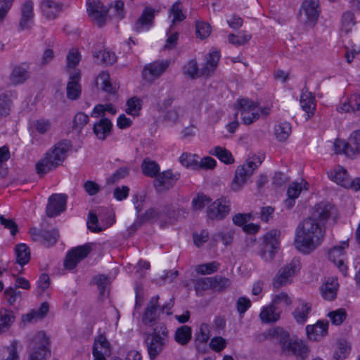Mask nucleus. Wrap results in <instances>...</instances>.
Returning a JSON list of instances; mask_svg holds the SVG:
<instances>
[{"label":"nucleus","instance_id":"1","mask_svg":"<svg viewBox=\"0 0 360 360\" xmlns=\"http://www.w3.org/2000/svg\"><path fill=\"white\" fill-rule=\"evenodd\" d=\"M335 207L329 203L318 204L312 216L304 219L296 229L294 245L300 252L308 255L322 243L326 229L323 221L335 214Z\"/></svg>","mask_w":360,"mask_h":360},{"label":"nucleus","instance_id":"2","mask_svg":"<svg viewBox=\"0 0 360 360\" xmlns=\"http://www.w3.org/2000/svg\"><path fill=\"white\" fill-rule=\"evenodd\" d=\"M69 144L60 142L50 148L36 164L37 173L43 176L57 168L64 161Z\"/></svg>","mask_w":360,"mask_h":360},{"label":"nucleus","instance_id":"3","mask_svg":"<svg viewBox=\"0 0 360 360\" xmlns=\"http://www.w3.org/2000/svg\"><path fill=\"white\" fill-rule=\"evenodd\" d=\"M276 333L279 335V346L283 354L292 355L304 360L309 352L306 344L297 338H291L288 333L281 329H277Z\"/></svg>","mask_w":360,"mask_h":360},{"label":"nucleus","instance_id":"4","mask_svg":"<svg viewBox=\"0 0 360 360\" xmlns=\"http://www.w3.org/2000/svg\"><path fill=\"white\" fill-rule=\"evenodd\" d=\"M257 158L248 159L243 164L238 166L235 170L234 175L229 184L230 190L238 193L243 190L245 185L251 181V177L254 171L258 167L260 162H255Z\"/></svg>","mask_w":360,"mask_h":360},{"label":"nucleus","instance_id":"5","mask_svg":"<svg viewBox=\"0 0 360 360\" xmlns=\"http://www.w3.org/2000/svg\"><path fill=\"white\" fill-rule=\"evenodd\" d=\"M168 338V330L164 323H158L153 331L147 334L145 342L149 356L155 359L163 350Z\"/></svg>","mask_w":360,"mask_h":360},{"label":"nucleus","instance_id":"6","mask_svg":"<svg viewBox=\"0 0 360 360\" xmlns=\"http://www.w3.org/2000/svg\"><path fill=\"white\" fill-rule=\"evenodd\" d=\"M238 113L245 124H250L257 120L262 115H267L271 112L269 107L261 108L253 101L243 98L237 101Z\"/></svg>","mask_w":360,"mask_h":360},{"label":"nucleus","instance_id":"7","mask_svg":"<svg viewBox=\"0 0 360 360\" xmlns=\"http://www.w3.org/2000/svg\"><path fill=\"white\" fill-rule=\"evenodd\" d=\"M50 348L49 338L43 331L37 332L28 344L29 357L27 360H46Z\"/></svg>","mask_w":360,"mask_h":360},{"label":"nucleus","instance_id":"8","mask_svg":"<svg viewBox=\"0 0 360 360\" xmlns=\"http://www.w3.org/2000/svg\"><path fill=\"white\" fill-rule=\"evenodd\" d=\"M328 178L345 188L355 191L360 190V178L350 179L347 169L340 165H336L328 172Z\"/></svg>","mask_w":360,"mask_h":360},{"label":"nucleus","instance_id":"9","mask_svg":"<svg viewBox=\"0 0 360 360\" xmlns=\"http://www.w3.org/2000/svg\"><path fill=\"white\" fill-rule=\"evenodd\" d=\"M300 269V262L297 260H292L278 271L273 279V286L275 288H280L290 284Z\"/></svg>","mask_w":360,"mask_h":360},{"label":"nucleus","instance_id":"10","mask_svg":"<svg viewBox=\"0 0 360 360\" xmlns=\"http://www.w3.org/2000/svg\"><path fill=\"white\" fill-rule=\"evenodd\" d=\"M280 247L279 233L272 230L263 236L260 257L266 262L273 260Z\"/></svg>","mask_w":360,"mask_h":360},{"label":"nucleus","instance_id":"11","mask_svg":"<svg viewBox=\"0 0 360 360\" xmlns=\"http://www.w3.org/2000/svg\"><path fill=\"white\" fill-rule=\"evenodd\" d=\"M86 11L91 20L98 27L105 25L108 8L99 0H88L86 1Z\"/></svg>","mask_w":360,"mask_h":360},{"label":"nucleus","instance_id":"12","mask_svg":"<svg viewBox=\"0 0 360 360\" xmlns=\"http://www.w3.org/2000/svg\"><path fill=\"white\" fill-rule=\"evenodd\" d=\"M169 64V60H163L145 65L142 71L143 79L148 82H154L166 71Z\"/></svg>","mask_w":360,"mask_h":360},{"label":"nucleus","instance_id":"13","mask_svg":"<svg viewBox=\"0 0 360 360\" xmlns=\"http://www.w3.org/2000/svg\"><path fill=\"white\" fill-rule=\"evenodd\" d=\"M349 247L347 240L343 241L339 245L334 246L328 252V257L339 269L344 276H347V266L345 264L346 259L345 249Z\"/></svg>","mask_w":360,"mask_h":360},{"label":"nucleus","instance_id":"14","mask_svg":"<svg viewBox=\"0 0 360 360\" xmlns=\"http://www.w3.org/2000/svg\"><path fill=\"white\" fill-rule=\"evenodd\" d=\"M91 247L90 244H84L77 246L68 252L64 261L65 269H72L77 264L84 259L91 252Z\"/></svg>","mask_w":360,"mask_h":360},{"label":"nucleus","instance_id":"15","mask_svg":"<svg viewBox=\"0 0 360 360\" xmlns=\"http://www.w3.org/2000/svg\"><path fill=\"white\" fill-rule=\"evenodd\" d=\"M67 197L64 194H53L49 198L46 214L50 217L58 215L65 210Z\"/></svg>","mask_w":360,"mask_h":360},{"label":"nucleus","instance_id":"16","mask_svg":"<svg viewBox=\"0 0 360 360\" xmlns=\"http://www.w3.org/2000/svg\"><path fill=\"white\" fill-rule=\"evenodd\" d=\"M230 207L227 202L223 199H217L207 208V214L211 219H222L229 212Z\"/></svg>","mask_w":360,"mask_h":360},{"label":"nucleus","instance_id":"17","mask_svg":"<svg viewBox=\"0 0 360 360\" xmlns=\"http://www.w3.org/2000/svg\"><path fill=\"white\" fill-rule=\"evenodd\" d=\"M96 85L97 88L111 94H115L119 89V84L116 82L112 81L109 73L105 71L101 72L98 75L96 79Z\"/></svg>","mask_w":360,"mask_h":360},{"label":"nucleus","instance_id":"18","mask_svg":"<svg viewBox=\"0 0 360 360\" xmlns=\"http://www.w3.org/2000/svg\"><path fill=\"white\" fill-rule=\"evenodd\" d=\"M230 280L227 278L217 276L199 280L197 285L202 288H211L216 290H223L230 285Z\"/></svg>","mask_w":360,"mask_h":360},{"label":"nucleus","instance_id":"19","mask_svg":"<svg viewBox=\"0 0 360 360\" xmlns=\"http://www.w3.org/2000/svg\"><path fill=\"white\" fill-rule=\"evenodd\" d=\"M304 190H308V183L302 179L300 182H292L288 191V198L285 201V205L288 208H291L295 204V200L300 195Z\"/></svg>","mask_w":360,"mask_h":360},{"label":"nucleus","instance_id":"20","mask_svg":"<svg viewBox=\"0 0 360 360\" xmlns=\"http://www.w3.org/2000/svg\"><path fill=\"white\" fill-rule=\"evenodd\" d=\"M80 71L74 70L70 73L69 82L67 84V96L68 98L75 100L81 94V86L79 84Z\"/></svg>","mask_w":360,"mask_h":360},{"label":"nucleus","instance_id":"21","mask_svg":"<svg viewBox=\"0 0 360 360\" xmlns=\"http://www.w3.org/2000/svg\"><path fill=\"white\" fill-rule=\"evenodd\" d=\"M179 173H172L170 170L165 171L157 175L155 186L160 189H169L172 188L179 179Z\"/></svg>","mask_w":360,"mask_h":360},{"label":"nucleus","instance_id":"22","mask_svg":"<svg viewBox=\"0 0 360 360\" xmlns=\"http://www.w3.org/2000/svg\"><path fill=\"white\" fill-rule=\"evenodd\" d=\"M300 105L306 113V119L311 118L316 111L315 97L307 89H303L300 96Z\"/></svg>","mask_w":360,"mask_h":360},{"label":"nucleus","instance_id":"23","mask_svg":"<svg viewBox=\"0 0 360 360\" xmlns=\"http://www.w3.org/2000/svg\"><path fill=\"white\" fill-rule=\"evenodd\" d=\"M34 8L31 1H25L21 8V17L20 27L22 30H27L32 27L34 24Z\"/></svg>","mask_w":360,"mask_h":360},{"label":"nucleus","instance_id":"24","mask_svg":"<svg viewBox=\"0 0 360 360\" xmlns=\"http://www.w3.org/2000/svg\"><path fill=\"white\" fill-rule=\"evenodd\" d=\"M31 236L34 240H39L44 245L49 247L53 245L58 239V233L56 231H41L32 229Z\"/></svg>","mask_w":360,"mask_h":360},{"label":"nucleus","instance_id":"25","mask_svg":"<svg viewBox=\"0 0 360 360\" xmlns=\"http://www.w3.org/2000/svg\"><path fill=\"white\" fill-rule=\"evenodd\" d=\"M328 323L326 321H319L314 325L306 326V333L309 339L318 341L326 335Z\"/></svg>","mask_w":360,"mask_h":360},{"label":"nucleus","instance_id":"26","mask_svg":"<svg viewBox=\"0 0 360 360\" xmlns=\"http://www.w3.org/2000/svg\"><path fill=\"white\" fill-rule=\"evenodd\" d=\"M311 311V304L304 300H300L292 311V316L299 324H304Z\"/></svg>","mask_w":360,"mask_h":360},{"label":"nucleus","instance_id":"27","mask_svg":"<svg viewBox=\"0 0 360 360\" xmlns=\"http://www.w3.org/2000/svg\"><path fill=\"white\" fill-rule=\"evenodd\" d=\"M281 311L272 303L262 308L259 314L260 321L264 323H275L281 318Z\"/></svg>","mask_w":360,"mask_h":360},{"label":"nucleus","instance_id":"28","mask_svg":"<svg viewBox=\"0 0 360 360\" xmlns=\"http://www.w3.org/2000/svg\"><path fill=\"white\" fill-rule=\"evenodd\" d=\"M337 110L340 112H349L360 110V91L352 94L349 98L342 101Z\"/></svg>","mask_w":360,"mask_h":360},{"label":"nucleus","instance_id":"29","mask_svg":"<svg viewBox=\"0 0 360 360\" xmlns=\"http://www.w3.org/2000/svg\"><path fill=\"white\" fill-rule=\"evenodd\" d=\"M93 356L105 357L110 354V344L103 335H99L95 338Z\"/></svg>","mask_w":360,"mask_h":360},{"label":"nucleus","instance_id":"30","mask_svg":"<svg viewBox=\"0 0 360 360\" xmlns=\"http://www.w3.org/2000/svg\"><path fill=\"white\" fill-rule=\"evenodd\" d=\"M339 284L336 277L328 278L321 288L322 297L327 300L335 298Z\"/></svg>","mask_w":360,"mask_h":360},{"label":"nucleus","instance_id":"31","mask_svg":"<svg viewBox=\"0 0 360 360\" xmlns=\"http://www.w3.org/2000/svg\"><path fill=\"white\" fill-rule=\"evenodd\" d=\"M155 11L152 8H146L140 18L134 25V30L136 32L148 30L151 26L154 18Z\"/></svg>","mask_w":360,"mask_h":360},{"label":"nucleus","instance_id":"32","mask_svg":"<svg viewBox=\"0 0 360 360\" xmlns=\"http://www.w3.org/2000/svg\"><path fill=\"white\" fill-rule=\"evenodd\" d=\"M43 15L48 19H55L62 11V4L53 0H44L41 5Z\"/></svg>","mask_w":360,"mask_h":360},{"label":"nucleus","instance_id":"33","mask_svg":"<svg viewBox=\"0 0 360 360\" xmlns=\"http://www.w3.org/2000/svg\"><path fill=\"white\" fill-rule=\"evenodd\" d=\"M112 127L111 121L108 118L103 117L94 124L93 130L98 139L104 140L110 134Z\"/></svg>","mask_w":360,"mask_h":360},{"label":"nucleus","instance_id":"34","mask_svg":"<svg viewBox=\"0 0 360 360\" xmlns=\"http://www.w3.org/2000/svg\"><path fill=\"white\" fill-rule=\"evenodd\" d=\"M159 296L155 295L151 297L143 317L145 323H151L158 317V312L160 309L158 306Z\"/></svg>","mask_w":360,"mask_h":360},{"label":"nucleus","instance_id":"35","mask_svg":"<svg viewBox=\"0 0 360 360\" xmlns=\"http://www.w3.org/2000/svg\"><path fill=\"white\" fill-rule=\"evenodd\" d=\"M319 4L317 0H304L302 6L304 13L309 21H314L319 16Z\"/></svg>","mask_w":360,"mask_h":360},{"label":"nucleus","instance_id":"36","mask_svg":"<svg viewBox=\"0 0 360 360\" xmlns=\"http://www.w3.org/2000/svg\"><path fill=\"white\" fill-rule=\"evenodd\" d=\"M219 58V52L216 50H212L206 58V63L201 70V74L208 76L213 73L217 68Z\"/></svg>","mask_w":360,"mask_h":360},{"label":"nucleus","instance_id":"37","mask_svg":"<svg viewBox=\"0 0 360 360\" xmlns=\"http://www.w3.org/2000/svg\"><path fill=\"white\" fill-rule=\"evenodd\" d=\"M28 77L27 65L22 64L13 68L10 75V81L13 84H19L23 83Z\"/></svg>","mask_w":360,"mask_h":360},{"label":"nucleus","instance_id":"38","mask_svg":"<svg viewBox=\"0 0 360 360\" xmlns=\"http://www.w3.org/2000/svg\"><path fill=\"white\" fill-rule=\"evenodd\" d=\"M209 153L216 156L221 162L226 165L233 164L235 161L231 153L226 148L219 146L211 148Z\"/></svg>","mask_w":360,"mask_h":360},{"label":"nucleus","instance_id":"39","mask_svg":"<svg viewBox=\"0 0 360 360\" xmlns=\"http://www.w3.org/2000/svg\"><path fill=\"white\" fill-rule=\"evenodd\" d=\"M15 259L18 264L23 266L27 264L30 259V250L25 243H20L15 247Z\"/></svg>","mask_w":360,"mask_h":360},{"label":"nucleus","instance_id":"40","mask_svg":"<svg viewBox=\"0 0 360 360\" xmlns=\"http://www.w3.org/2000/svg\"><path fill=\"white\" fill-rule=\"evenodd\" d=\"M174 340L180 345H187L192 338V329L190 326H182L174 333Z\"/></svg>","mask_w":360,"mask_h":360},{"label":"nucleus","instance_id":"41","mask_svg":"<svg viewBox=\"0 0 360 360\" xmlns=\"http://www.w3.org/2000/svg\"><path fill=\"white\" fill-rule=\"evenodd\" d=\"M143 101L138 96H132L127 101L125 112L134 117H138L142 109Z\"/></svg>","mask_w":360,"mask_h":360},{"label":"nucleus","instance_id":"42","mask_svg":"<svg viewBox=\"0 0 360 360\" xmlns=\"http://www.w3.org/2000/svg\"><path fill=\"white\" fill-rule=\"evenodd\" d=\"M360 153V129L353 132L349 139V149L347 156L354 158Z\"/></svg>","mask_w":360,"mask_h":360},{"label":"nucleus","instance_id":"43","mask_svg":"<svg viewBox=\"0 0 360 360\" xmlns=\"http://www.w3.org/2000/svg\"><path fill=\"white\" fill-rule=\"evenodd\" d=\"M274 133L280 141H285L291 133V125L288 122H280L275 125Z\"/></svg>","mask_w":360,"mask_h":360},{"label":"nucleus","instance_id":"44","mask_svg":"<svg viewBox=\"0 0 360 360\" xmlns=\"http://www.w3.org/2000/svg\"><path fill=\"white\" fill-rule=\"evenodd\" d=\"M350 345L345 340H340L337 342L333 352L334 360H344L350 352Z\"/></svg>","mask_w":360,"mask_h":360},{"label":"nucleus","instance_id":"45","mask_svg":"<svg viewBox=\"0 0 360 360\" xmlns=\"http://www.w3.org/2000/svg\"><path fill=\"white\" fill-rule=\"evenodd\" d=\"M15 317L13 311L4 309L0 311V334L7 330L13 323Z\"/></svg>","mask_w":360,"mask_h":360},{"label":"nucleus","instance_id":"46","mask_svg":"<svg viewBox=\"0 0 360 360\" xmlns=\"http://www.w3.org/2000/svg\"><path fill=\"white\" fill-rule=\"evenodd\" d=\"M219 266V263L214 261L195 266V271L199 274L208 275L217 272Z\"/></svg>","mask_w":360,"mask_h":360},{"label":"nucleus","instance_id":"47","mask_svg":"<svg viewBox=\"0 0 360 360\" xmlns=\"http://www.w3.org/2000/svg\"><path fill=\"white\" fill-rule=\"evenodd\" d=\"M141 169L143 173L150 177L157 176L160 171L159 165L154 161L145 159L141 164Z\"/></svg>","mask_w":360,"mask_h":360},{"label":"nucleus","instance_id":"48","mask_svg":"<svg viewBox=\"0 0 360 360\" xmlns=\"http://www.w3.org/2000/svg\"><path fill=\"white\" fill-rule=\"evenodd\" d=\"M210 338V327L208 324L202 323L199 329L195 334V341L196 343L205 344Z\"/></svg>","mask_w":360,"mask_h":360},{"label":"nucleus","instance_id":"49","mask_svg":"<svg viewBox=\"0 0 360 360\" xmlns=\"http://www.w3.org/2000/svg\"><path fill=\"white\" fill-rule=\"evenodd\" d=\"M271 303L278 307V306L288 307L292 303L291 297L285 292H281L273 295Z\"/></svg>","mask_w":360,"mask_h":360},{"label":"nucleus","instance_id":"50","mask_svg":"<svg viewBox=\"0 0 360 360\" xmlns=\"http://www.w3.org/2000/svg\"><path fill=\"white\" fill-rule=\"evenodd\" d=\"M169 18L173 24L182 21L185 19L186 15L183 13L182 8L180 2H175L169 9Z\"/></svg>","mask_w":360,"mask_h":360},{"label":"nucleus","instance_id":"51","mask_svg":"<svg viewBox=\"0 0 360 360\" xmlns=\"http://www.w3.org/2000/svg\"><path fill=\"white\" fill-rule=\"evenodd\" d=\"M106 112L111 115H115L117 112V110L115 108V106L111 103L104 105L98 104L94 108L91 112V116L93 117L96 118L98 117L99 116L104 115Z\"/></svg>","mask_w":360,"mask_h":360},{"label":"nucleus","instance_id":"52","mask_svg":"<svg viewBox=\"0 0 360 360\" xmlns=\"http://www.w3.org/2000/svg\"><path fill=\"white\" fill-rule=\"evenodd\" d=\"M198 157L196 155L184 153L180 156L179 161H180L181 164L186 167L198 169Z\"/></svg>","mask_w":360,"mask_h":360},{"label":"nucleus","instance_id":"53","mask_svg":"<svg viewBox=\"0 0 360 360\" xmlns=\"http://www.w3.org/2000/svg\"><path fill=\"white\" fill-rule=\"evenodd\" d=\"M94 56L101 59V62L106 65H112L116 61L115 54L105 49L94 52Z\"/></svg>","mask_w":360,"mask_h":360},{"label":"nucleus","instance_id":"54","mask_svg":"<svg viewBox=\"0 0 360 360\" xmlns=\"http://www.w3.org/2000/svg\"><path fill=\"white\" fill-rule=\"evenodd\" d=\"M184 112V108L180 106L174 107L166 112L164 120L170 124L176 123L180 117L183 115Z\"/></svg>","mask_w":360,"mask_h":360},{"label":"nucleus","instance_id":"55","mask_svg":"<svg viewBox=\"0 0 360 360\" xmlns=\"http://www.w3.org/2000/svg\"><path fill=\"white\" fill-rule=\"evenodd\" d=\"M215 241H221L224 245L232 243L233 232L231 230H224L215 233L213 236Z\"/></svg>","mask_w":360,"mask_h":360},{"label":"nucleus","instance_id":"56","mask_svg":"<svg viewBox=\"0 0 360 360\" xmlns=\"http://www.w3.org/2000/svg\"><path fill=\"white\" fill-rule=\"evenodd\" d=\"M354 14L351 12H346L342 15L341 20V29L346 33L351 31L352 27L354 25Z\"/></svg>","mask_w":360,"mask_h":360},{"label":"nucleus","instance_id":"57","mask_svg":"<svg viewBox=\"0 0 360 360\" xmlns=\"http://www.w3.org/2000/svg\"><path fill=\"white\" fill-rule=\"evenodd\" d=\"M196 35L198 38L204 39L211 34V27L209 24L202 21H198L195 25Z\"/></svg>","mask_w":360,"mask_h":360},{"label":"nucleus","instance_id":"58","mask_svg":"<svg viewBox=\"0 0 360 360\" xmlns=\"http://www.w3.org/2000/svg\"><path fill=\"white\" fill-rule=\"evenodd\" d=\"M89 116L82 112H79L77 113L74 117L73 128L80 131L89 122Z\"/></svg>","mask_w":360,"mask_h":360},{"label":"nucleus","instance_id":"59","mask_svg":"<svg viewBox=\"0 0 360 360\" xmlns=\"http://www.w3.org/2000/svg\"><path fill=\"white\" fill-rule=\"evenodd\" d=\"M328 317L333 324L339 326L346 319V312L344 309H339L330 312L328 314Z\"/></svg>","mask_w":360,"mask_h":360},{"label":"nucleus","instance_id":"60","mask_svg":"<svg viewBox=\"0 0 360 360\" xmlns=\"http://www.w3.org/2000/svg\"><path fill=\"white\" fill-rule=\"evenodd\" d=\"M79 61L80 55L79 53L78 50L76 49H70L67 56L68 68H72L73 70H75V68L77 65Z\"/></svg>","mask_w":360,"mask_h":360},{"label":"nucleus","instance_id":"61","mask_svg":"<svg viewBox=\"0 0 360 360\" xmlns=\"http://www.w3.org/2000/svg\"><path fill=\"white\" fill-rule=\"evenodd\" d=\"M226 345V340L219 336L213 338L210 342V348L216 352H221Z\"/></svg>","mask_w":360,"mask_h":360},{"label":"nucleus","instance_id":"62","mask_svg":"<svg viewBox=\"0 0 360 360\" xmlns=\"http://www.w3.org/2000/svg\"><path fill=\"white\" fill-rule=\"evenodd\" d=\"M11 101L6 94H0V116L8 114Z\"/></svg>","mask_w":360,"mask_h":360},{"label":"nucleus","instance_id":"63","mask_svg":"<svg viewBox=\"0 0 360 360\" xmlns=\"http://www.w3.org/2000/svg\"><path fill=\"white\" fill-rule=\"evenodd\" d=\"M184 72L191 78L199 76V70L196 61L193 60L188 61L184 68Z\"/></svg>","mask_w":360,"mask_h":360},{"label":"nucleus","instance_id":"64","mask_svg":"<svg viewBox=\"0 0 360 360\" xmlns=\"http://www.w3.org/2000/svg\"><path fill=\"white\" fill-rule=\"evenodd\" d=\"M4 296L8 303L10 305H13L15 303L17 300L20 297L21 292L13 288H8L4 291Z\"/></svg>","mask_w":360,"mask_h":360}]
</instances>
